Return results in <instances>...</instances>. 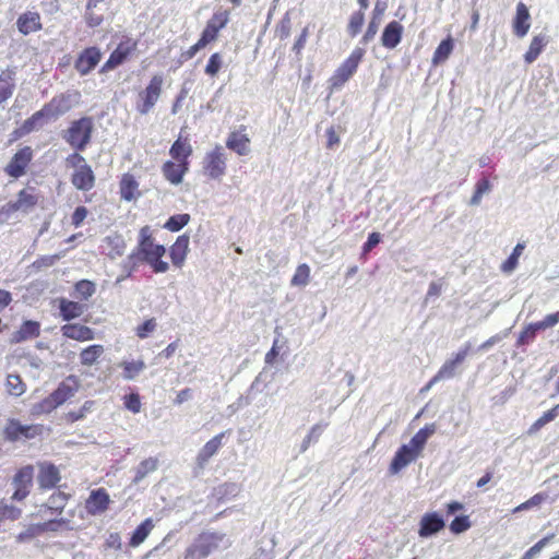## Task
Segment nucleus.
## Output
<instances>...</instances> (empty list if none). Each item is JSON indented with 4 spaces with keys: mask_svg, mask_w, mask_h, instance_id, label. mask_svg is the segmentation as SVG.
<instances>
[{
    "mask_svg": "<svg viewBox=\"0 0 559 559\" xmlns=\"http://www.w3.org/2000/svg\"><path fill=\"white\" fill-rule=\"evenodd\" d=\"M165 253V246L155 242L153 228L145 225L139 230L136 246L128 255L127 263L130 264L132 270L142 263H146L154 273H165L169 269L168 263L162 260Z\"/></svg>",
    "mask_w": 559,
    "mask_h": 559,
    "instance_id": "f257e3e1",
    "label": "nucleus"
},
{
    "mask_svg": "<svg viewBox=\"0 0 559 559\" xmlns=\"http://www.w3.org/2000/svg\"><path fill=\"white\" fill-rule=\"evenodd\" d=\"M71 498L72 495L69 492H64L60 489L53 491L47 501L39 508V513L43 516L50 518L43 523L31 525L27 530L29 535L36 536L44 533H57L72 530V520L70 518L62 516Z\"/></svg>",
    "mask_w": 559,
    "mask_h": 559,
    "instance_id": "f03ea898",
    "label": "nucleus"
},
{
    "mask_svg": "<svg viewBox=\"0 0 559 559\" xmlns=\"http://www.w3.org/2000/svg\"><path fill=\"white\" fill-rule=\"evenodd\" d=\"M436 431L437 425L435 423L427 424L413 436L408 444L401 445L390 463V473L397 474L408 464L415 462L421 455L428 439Z\"/></svg>",
    "mask_w": 559,
    "mask_h": 559,
    "instance_id": "7ed1b4c3",
    "label": "nucleus"
},
{
    "mask_svg": "<svg viewBox=\"0 0 559 559\" xmlns=\"http://www.w3.org/2000/svg\"><path fill=\"white\" fill-rule=\"evenodd\" d=\"M81 386L76 376L70 374L47 397L33 406V414H49L75 395Z\"/></svg>",
    "mask_w": 559,
    "mask_h": 559,
    "instance_id": "20e7f679",
    "label": "nucleus"
},
{
    "mask_svg": "<svg viewBox=\"0 0 559 559\" xmlns=\"http://www.w3.org/2000/svg\"><path fill=\"white\" fill-rule=\"evenodd\" d=\"M93 131V118L82 117L70 123L63 139L74 151H84L92 140Z\"/></svg>",
    "mask_w": 559,
    "mask_h": 559,
    "instance_id": "39448f33",
    "label": "nucleus"
},
{
    "mask_svg": "<svg viewBox=\"0 0 559 559\" xmlns=\"http://www.w3.org/2000/svg\"><path fill=\"white\" fill-rule=\"evenodd\" d=\"M365 53L366 50L361 47L353 49L349 56L336 68L329 79L331 88H341L354 76L365 57Z\"/></svg>",
    "mask_w": 559,
    "mask_h": 559,
    "instance_id": "423d86ee",
    "label": "nucleus"
},
{
    "mask_svg": "<svg viewBox=\"0 0 559 559\" xmlns=\"http://www.w3.org/2000/svg\"><path fill=\"white\" fill-rule=\"evenodd\" d=\"M164 79L160 74H154L148 84L138 93L135 110L140 115H147L157 104L163 93Z\"/></svg>",
    "mask_w": 559,
    "mask_h": 559,
    "instance_id": "0eeeda50",
    "label": "nucleus"
},
{
    "mask_svg": "<svg viewBox=\"0 0 559 559\" xmlns=\"http://www.w3.org/2000/svg\"><path fill=\"white\" fill-rule=\"evenodd\" d=\"M223 539V535L217 533H201L195 542L185 551V559H204Z\"/></svg>",
    "mask_w": 559,
    "mask_h": 559,
    "instance_id": "6e6552de",
    "label": "nucleus"
},
{
    "mask_svg": "<svg viewBox=\"0 0 559 559\" xmlns=\"http://www.w3.org/2000/svg\"><path fill=\"white\" fill-rule=\"evenodd\" d=\"M203 173L211 179L219 180L226 174V155L221 145L207 152L203 158Z\"/></svg>",
    "mask_w": 559,
    "mask_h": 559,
    "instance_id": "1a4fd4ad",
    "label": "nucleus"
},
{
    "mask_svg": "<svg viewBox=\"0 0 559 559\" xmlns=\"http://www.w3.org/2000/svg\"><path fill=\"white\" fill-rule=\"evenodd\" d=\"M136 49V40L130 37L124 38L117 45L107 61L102 66L100 73H106L121 66L135 53Z\"/></svg>",
    "mask_w": 559,
    "mask_h": 559,
    "instance_id": "9d476101",
    "label": "nucleus"
},
{
    "mask_svg": "<svg viewBox=\"0 0 559 559\" xmlns=\"http://www.w3.org/2000/svg\"><path fill=\"white\" fill-rule=\"evenodd\" d=\"M33 158V148L27 145L23 146L11 157L3 170L7 176L19 179L27 173Z\"/></svg>",
    "mask_w": 559,
    "mask_h": 559,
    "instance_id": "9b49d317",
    "label": "nucleus"
},
{
    "mask_svg": "<svg viewBox=\"0 0 559 559\" xmlns=\"http://www.w3.org/2000/svg\"><path fill=\"white\" fill-rule=\"evenodd\" d=\"M41 432V425H22L17 419H9L3 429V438L15 442L22 439H34Z\"/></svg>",
    "mask_w": 559,
    "mask_h": 559,
    "instance_id": "f8f14e48",
    "label": "nucleus"
},
{
    "mask_svg": "<svg viewBox=\"0 0 559 559\" xmlns=\"http://www.w3.org/2000/svg\"><path fill=\"white\" fill-rule=\"evenodd\" d=\"M229 21V11L219 10L216 11L211 19L206 22V25L199 38L203 41L204 46L215 41L218 38L221 29H223Z\"/></svg>",
    "mask_w": 559,
    "mask_h": 559,
    "instance_id": "ddd939ff",
    "label": "nucleus"
},
{
    "mask_svg": "<svg viewBox=\"0 0 559 559\" xmlns=\"http://www.w3.org/2000/svg\"><path fill=\"white\" fill-rule=\"evenodd\" d=\"M73 97L75 99L80 98V92L75 91L73 93H61L51 98V100L44 105L43 109L47 117H58L68 111H70L73 107Z\"/></svg>",
    "mask_w": 559,
    "mask_h": 559,
    "instance_id": "4468645a",
    "label": "nucleus"
},
{
    "mask_svg": "<svg viewBox=\"0 0 559 559\" xmlns=\"http://www.w3.org/2000/svg\"><path fill=\"white\" fill-rule=\"evenodd\" d=\"M38 203V195L35 193L34 188L22 189L17 193V199L12 202H8L0 210V214H12L17 211H28L35 207Z\"/></svg>",
    "mask_w": 559,
    "mask_h": 559,
    "instance_id": "2eb2a0df",
    "label": "nucleus"
},
{
    "mask_svg": "<svg viewBox=\"0 0 559 559\" xmlns=\"http://www.w3.org/2000/svg\"><path fill=\"white\" fill-rule=\"evenodd\" d=\"M34 467L33 465H25L21 467L13 477V486L15 488L12 499L21 501L29 493V488L33 484Z\"/></svg>",
    "mask_w": 559,
    "mask_h": 559,
    "instance_id": "dca6fc26",
    "label": "nucleus"
},
{
    "mask_svg": "<svg viewBox=\"0 0 559 559\" xmlns=\"http://www.w3.org/2000/svg\"><path fill=\"white\" fill-rule=\"evenodd\" d=\"M102 51L96 46L83 49L74 61V69L80 75L84 76L91 73L102 59Z\"/></svg>",
    "mask_w": 559,
    "mask_h": 559,
    "instance_id": "f3484780",
    "label": "nucleus"
},
{
    "mask_svg": "<svg viewBox=\"0 0 559 559\" xmlns=\"http://www.w3.org/2000/svg\"><path fill=\"white\" fill-rule=\"evenodd\" d=\"M37 481L41 490H49L58 486L61 480L59 468L51 462H39Z\"/></svg>",
    "mask_w": 559,
    "mask_h": 559,
    "instance_id": "a211bd4d",
    "label": "nucleus"
},
{
    "mask_svg": "<svg viewBox=\"0 0 559 559\" xmlns=\"http://www.w3.org/2000/svg\"><path fill=\"white\" fill-rule=\"evenodd\" d=\"M110 504V497L105 488L92 490L85 500V510L90 515L104 513Z\"/></svg>",
    "mask_w": 559,
    "mask_h": 559,
    "instance_id": "6ab92c4d",
    "label": "nucleus"
},
{
    "mask_svg": "<svg viewBox=\"0 0 559 559\" xmlns=\"http://www.w3.org/2000/svg\"><path fill=\"white\" fill-rule=\"evenodd\" d=\"M246 130V126H240L237 131H231L226 140L227 148L240 156H245L250 152V138Z\"/></svg>",
    "mask_w": 559,
    "mask_h": 559,
    "instance_id": "aec40b11",
    "label": "nucleus"
},
{
    "mask_svg": "<svg viewBox=\"0 0 559 559\" xmlns=\"http://www.w3.org/2000/svg\"><path fill=\"white\" fill-rule=\"evenodd\" d=\"M444 526V520L437 512L425 513L419 522L418 535L426 538L439 533Z\"/></svg>",
    "mask_w": 559,
    "mask_h": 559,
    "instance_id": "412c9836",
    "label": "nucleus"
},
{
    "mask_svg": "<svg viewBox=\"0 0 559 559\" xmlns=\"http://www.w3.org/2000/svg\"><path fill=\"white\" fill-rule=\"evenodd\" d=\"M63 337L76 342H88L95 338V332L87 325L80 323H67L60 329Z\"/></svg>",
    "mask_w": 559,
    "mask_h": 559,
    "instance_id": "4be33fe9",
    "label": "nucleus"
},
{
    "mask_svg": "<svg viewBox=\"0 0 559 559\" xmlns=\"http://www.w3.org/2000/svg\"><path fill=\"white\" fill-rule=\"evenodd\" d=\"M190 163H181L176 160H167L162 166V173L165 179L171 185H179L189 171Z\"/></svg>",
    "mask_w": 559,
    "mask_h": 559,
    "instance_id": "5701e85b",
    "label": "nucleus"
},
{
    "mask_svg": "<svg viewBox=\"0 0 559 559\" xmlns=\"http://www.w3.org/2000/svg\"><path fill=\"white\" fill-rule=\"evenodd\" d=\"M16 27L23 35L38 32L43 28L40 14L36 11H26L16 20Z\"/></svg>",
    "mask_w": 559,
    "mask_h": 559,
    "instance_id": "b1692460",
    "label": "nucleus"
},
{
    "mask_svg": "<svg viewBox=\"0 0 559 559\" xmlns=\"http://www.w3.org/2000/svg\"><path fill=\"white\" fill-rule=\"evenodd\" d=\"M404 27L397 21L389 22L381 35V45L386 49H394L402 40Z\"/></svg>",
    "mask_w": 559,
    "mask_h": 559,
    "instance_id": "393cba45",
    "label": "nucleus"
},
{
    "mask_svg": "<svg viewBox=\"0 0 559 559\" xmlns=\"http://www.w3.org/2000/svg\"><path fill=\"white\" fill-rule=\"evenodd\" d=\"M71 183L81 191H90L95 186V175L90 165H82L71 176Z\"/></svg>",
    "mask_w": 559,
    "mask_h": 559,
    "instance_id": "a878e982",
    "label": "nucleus"
},
{
    "mask_svg": "<svg viewBox=\"0 0 559 559\" xmlns=\"http://www.w3.org/2000/svg\"><path fill=\"white\" fill-rule=\"evenodd\" d=\"M225 435V431L221 432L214 436L203 445V448L199 451L197 455V464L199 467L203 468L207 464L210 459L218 452V450L223 445V439Z\"/></svg>",
    "mask_w": 559,
    "mask_h": 559,
    "instance_id": "bb28decb",
    "label": "nucleus"
},
{
    "mask_svg": "<svg viewBox=\"0 0 559 559\" xmlns=\"http://www.w3.org/2000/svg\"><path fill=\"white\" fill-rule=\"evenodd\" d=\"M119 193L120 198L128 202L134 201L141 195L139 190V182L134 175L126 173L121 176L119 182Z\"/></svg>",
    "mask_w": 559,
    "mask_h": 559,
    "instance_id": "cd10ccee",
    "label": "nucleus"
},
{
    "mask_svg": "<svg viewBox=\"0 0 559 559\" xmlns=\"http://www.w3.org/2000/svg\"><path fill=\"white\" fill-rule=\"evenodd\" d=\"M40 334V324L37 321L26 320L24 321L17 331H15L11 338V344H19L24 341L38 337Z\"/></svg>",
    "mask_w": 559,
    "mask_h": 559,
    "instance_id": "c85d7f7f",
    "label": "nucleus"
},
{
    "mask_svg": "<svg viewBox=\"0 0 559 559\" xmlns=\"http://www.w3.org/2000/svg\"><path fill=\"white\" fill-rule=\"evenodd\" d=\"M190 238L188 235H180L170 247L169 255L175 266L181 267L189 251Z\"/></svg>",
    "mask_w": 559,
    "mask_h": 559,
    "instance_id": "c756f323",
    "label": "nucleus"
},
{
    "mask_svg": "<svg viewBox=\"0 0 559 559\" xmlns=\"http://www.w3.org/2000/svg\"><path fill=\"white\" fill-rule=\"evenodd\" d=\"M531 15L527 7L523 2L516 5V13L513 20V33L518 37H524L531 27Z\"/></svg>",
    "mask_w": 559,
    "mask_h": 559,
    "instance_id": "7c9ffc66",
    "label": "nucleus"
},
{
    "mask_svg": "<svg viewBox=\"0 0 559 559\" xmlns=\"http://www.w3.org/2000/svg\"><path fill=\"white\" fill-rule=\"evenodd\" d=\"M193 150L189 139L182 138L181 135L171 144L169 148V155L173 160L189 163V157L192 155Z\"/></svg>",
    "mask_w": 559,
    "mask_h": 559,
    "instance_id": "2f4dec72",
    "label": "nucleus"
},
{
    "mask_svg": "<svg viewBox=\"0 0 559 559\" xmlns=\"http://www.w3.org/2000/svg\"><path fill=\"white\" fill-rule=\"evenodd\" d=\"M15 90V71L5 69L0 73V104L10 99Z\"/></svg>",
    "mask_w": 559,
    "mask_h": 559,
    "instance_id": "473e14b6",
    "label": "nucleus"
},
{
    "mask_svg": "<svg viewBox=\"0 0 559 559\" xmlns=\"http://www.w3.org/2000/svg\"><path fill=\"white\" fill-rule=\"evenodd\" d=\"M454 39L451 35L447 36L440 41L436 50L433 51L431 63L437 67L443 64L454 50Z\"/></svg>",
    "mask_w": 559,
    "mask_h": 559,
    "instance_id": "72a5a7b5",
    "label": "nucleus"
},
{
    "mask_svg": "<svg viewBox=\"0 0 559 559\" xmlns=\"http://www.w3.org/2000/svg\"><path fill=\"white\" fill-rule=\"evenodd\" d=\"M59 310L62 320L71 321L81 317L84 312V306L80 302L61 298L59 301Z\"/></svg>",
    "mask_w": 559,
    "mask_h": 559,
    "instance_id": "f704fd0d",
    "label": "nucleus"
},
{
    "mask_svg": "<svg viewBox=\"0 0 559 559\" xmlns=\"http://www.w3.org/2000/svg\"><path fill=\"white\" fill-rule=\"evenodd\" d=\"M154 528V523L152 519H145L132 533L129 539V546L132 548L139 547L150 535L152 530Z\"/></svg>",
    "mask_w": 559,
    "mask_h": 559,
    "instance_id": "c9c22d12",
    "label": "nucleus"
},
{
    "mask_svg": "<svg viewBox=\"0 0 559 559\" xmlns=\"http://www.w3.org/2000/svg\"><path fill=\"white\" fill-rule=\"evenodd\" d=\"M105 348L100 344H93L80 353V362L83 366H93L104 354Z\"/></svg>",
    "mask_w": 559,
    "mask_h": 559,
    "instance_id": "e433bc0d",
    "label": "nucleus"
},
{
    "mask_svg": "<svg viewBox=\"0 0 559 559\" xmlns=\"http://www.w3.org/2000/svg\"><path fill=\"white\" fill-rule=\"evenodd\" d=\"M547 45L546 36L544 35H536L532 38L530 47L524 55V60L527 63L534 62L538 56L544 50L545 46Z\"/></svg>",
    "mask_w": 559,
    "mask_h": 559,
    "instance_id": "4c0bfd02",
    "label": "nucleus"
},
{
    "mask_svg": "<svg viewBox=\"0 0 559 559\" xmlns=\"http://www.w3.org/2000/svg\"><path fill=\"white\" fill-rule=\"evenodd\" d=\"M365 23V10H357L353 12L348 19V23L346 26L348 35L354 38L360 32Z\"/></svg>",
    "mask_w": 559,
    "mask_h": 559,
    "instance_id": "58836bf2",
    "label": "nucleus"
},
{
    "mask_svg": "<svg viewBox=\"0 0 559 559\" xmlns=\"http://www.w3.org/2000/svg\"><path fill=\"white\" fill-rule=\"evenodd\" d=\"M559 415V404L545 412L537 420H535L528 428V435H534L540 430L545 425L552 421Z\"/></svg>",
    "mask_w": 559,
    "mask_h": 559,
    "instance_id": "ea45409f",
    "label": "nucleus"
},
{
    "mask_svg": "<svg viewBox=\"0 0 559 559\" xmlns=\"http://www.w3.org/2000/svg\"><path fill=\"white\" fill-rule=\"evenodd\" d=\"M7 392L12 396H21L26 391V384L20 374H9L5 381Z\"/></svg>",
    "mask_w": 559,
    "mask_h": 559,
    "instance_id": "a19ab883",
    "label": "nucleus"
},
{
    "mask_svg": "<svg viewBox=\"0 0 559 559\" xmlns=\"http://www.w3.org/2000/svg\"><path fill=\"white\" fill-rule=\"evenodd\" d=\"M524 248H525L524 243H518L514 247V249H513L512 253L510 254V257L500 266V270L503 273H511V272H513L518 267L519 258L523 253Z\"/></svg>",
    "mask_w": 559,
    "mask_h": 559,
    "instance_id": "79ce46f5",
    "label": "nucleus"
},
{
    "mask_svg": "<svg viewBox=\"0 0 559 559\" xmlns=\"http://www.w3.org/2000/svg\"><path fill=\"white\" fill-rule=\"evenodd\" d=\"M310 281V266L306 263L299 264L290 280V285L304 287Z\"/></svg>",
    "mask_w": 559,
    "mask_h": 559,
    "instance_id": "37998d69",
    "label": "nucleus"
},
{
    "mask_svg": "<svg viewBox=\"0 0 559 559\" xmlns=\"http://www.w3.org/2000/svg\"><path fill=\"white\" fill-rule=\"evenodd\" d=\"M44 117H47L44 109L41 108L40 110L34 112L29 118H27L21 129H20V134H19V131L16 130L14 132V134L16 136H20L21 134H27L29 132H32L38 124V122L44 118Z\"/></svg>",
    "mask_w": 559,
    "mask_h": 559,
    "instance_id": "c03bdc74",
    "label": "nucleus"
},
{
    "mask_svg": "<svg viewBox=\"0 0 559 559\" xmlns=\"http://www.w3.org/2000/svg\"><path fill=\"white\" fill-rule=\"evenodd\" d=\"M104 241L111 247V250L108 252L110 258L121 257L126 249L124 240L121 236H107Z\"/></svg>",
    "mask_w": 559,
    "mask_h": 559,
    "instance_id": "a18cd8bd",
    "label": "nucleus"
},
{
    "mask_svg": "<svg viewBox=\"0 0 559 559\" xmlns=\"http://www.w3.org/2000/svg\"><path fill=\"white\" fill-rule=\"evenodd\" d=\"M94 404V401H86L80 409L68 412L63 416L64 421L67 424H73L78 420L84 419L86 417V414L91 412Z\"/></svg>",
    "mask_w": 559,
    "mask_h": 559,
    "instance_id": "49530a36",
    "label": "nucleus"
},
{
    "mask_svg": "<svg viewBox=\"0 0 559 559\" xmlns=\"http://www.w3.org/2000/svg\"><path fill=\"white\" fill-rule=\"evenodd\" d=\"M190 222L189 214H177L170 216L167 222L164 224V228L169 231L176 233L182 229Z\"/></svg>",
    "mask_w": 559,
    "mask_h": 559,
    "instance_id": "de8ad7c7",
    "label": "nucleus"
},
{
    "mask_svg": "<svg viewBox=\"0 0 559 559\" xmlns=\"http://www.w3.org/2000/svg\"><path fill=\"white\" fill-rule=\"evenodd\" d=\"M457 365H454V362L451 359H448L438 370V372L431 378V383H437L440 380L443 379H450L455 376Z\"/></svg>",
    "mask_w": 559,
    "mask_h": 559,
    "instance_id": "09e8293b",
    "label": "nucleus"
},
{
    "mask_svg": "<svg viewBox=\"0 0 559 559\" xmlns=\"http://www.w3.org/2000/svg\"><path fill=\"white\" fill-rule=\"evenodd\" d=\"M559 323V311L547 314L543 320L530 323L537 334L539 331L551 329Z\"/></svg>",
    "mask_w": 559,
    "mask_h": 559,
    "instance_id": "8fccbe9b",
    "label": "nucleus"
},
{
    "mask_svg": "<svg viewBox=\"0 0 559 559\" xmlns=\"http://www.w3.org/2000/svg\"><path fill=\"white\" fill-rule=\"evenodd\" d=\"M123 369V378L126 380L134 379L145 367L142 360L136 361H123L120 364Z\"/></svg>",
    "mask_w": 559,
    "mask_h": 559,
    "instance_id": "3c124183",
    "label": "nucleus"
},
{
    "mask_svg": "<svg viewBox=\"0 0 559 559\" xmlns=\"http://www.w3.org/2000/svg\"><path fill=\"white\" fill-rule=\"evenodd\" d=\"M491 185L488 178H481L476 182L475 191L471 198V204L477 205L480 203V200L485 193L490 191Z\"/></svg>",
    "mask_w": 559,
    "mask_h": 559,
    "instance_id": "603ef678",
    "label": "nucleus"
},
{
    "mask_svg": "<svg viewBox=\"0 0 559 559\" xmlns=\"http://www.w3.org/2000/svg\"><path fill=\"white\" fill-rule=\"evenodd\" d=\"M223 66V57L219 52H214L210 56L209 61L205 66L204 72L214 78L219 72Z\"/></svg>",
    "mask_w": 559,
    "mask_h": 559,
    "instance_id": "864d4df0",
    "label": "nucleus"
},
{
    "mask_svg": "<svg viewBox=\"0 0 559 559\" xmlns=\"http://www.w3.org/2000/svg\"><path fill=\"white\" fill-rule=\"evenodd\" d=\"M471 527V521L467 515L456 516L450 523V531L454 534H461Z\"/></svg>",
    "mask_w": 559,
    "mask_h": 559,
    "instance_id": "5fc2aeb1",
    "label": "nucleus"
},
{
    "mask_svg": "<svg viewBox=\"0 0 559 559\" xmlns=\"http://www.w3.org/2000/svg\"><path fill=\"white\" fill-rule=\"evenodd\" d=\"M536 335L537 334L532 329L531 324L525 325L518 336L516 346L520 347L533 343L536 338Z\"/></svg>",
    "mask_w": 559,
    "mask_h": 559,
    "instance_id": "6e6d98bb",
    "label": "nucleus"
},
{
    "mask_svg": "<svg viewBox=\"0 0 559 559\" xmlns=\"http://www.w3.org/2000/svg\"><path fill=\"white\" fill-rule=\"evenodd\" d=\"M552 537H554V535H548V536L543 537L535 545H533L528 550H526L521 559H532L544 547H546L548 545V543L552 539Z\"/></svg>",
    "mask_w": 559,
    "mask_h": 559,
    "instance_id": "4d7b16f0",
    "label": "nucleus"
},
{
    "mask_svg": "<svg viewBox=\"0 0 559 559\" xmlns=\"http://www.w3.org/2000/svg\"><path fill=\"white\" fill-rule=\"evenodd\" d=\"M123 405L127 409L136 414L141 409V400L138 393H130L123 397Z\"/></svg>",
    "mask_w": 559,
    "mask_h": 559,
    "instance_id": "13d9d810",
    "label": "nucleus"
},
{
    "mask_svg": "<svg viewBox=\"0 0 559 559\" xmlns=\"http://www.w3.org/2000/svg\"><path fill=\"white\" fill-rule=\"evenodd\" d=\"M59 259L60 254L41 255L33 262L32 266L39 271L41 269L52 266Z\"/></svg>",
    "mask_w": 559,
    "mask_h": 559,
    "instance_id": "bf43d9fd",
    "label": "nucleus"
},
{
    "mask_svg": "<svg viewBox=\"0 0 559 559\" xmlns=\"http://www.w3.org/2000/svg\"><path fill=\"white\" fill-rule=\"evenodd\" d=\"M75 290L85 299L90 298L95 293V285L88 280L79 281L75 284Z\"/></svg>",
    "mask_w": 559,
    "mask_h": 559,
    "instance_id": "052dcab7",
    "label": "nucleus"
},
{
    "mask_svg": "<svg viewBox=\"0 0 559 559\" xmlns=\"http://www.w3.org/2000/svg\"><path fill=\"white\" fill-rule=\"evenodd\" d=\"M156 329V321L154 318L145 320L136 328V336L146 338Z\"/></svg>",
    "mask_w": 559,
    "mask_h": 559,
    "instance_id": "680f3d73",
    "label": "nucleus"
},
{
    "mask_svg": "<svg viewBox=\"0 0 559 559\" xmlns=\"http://www.w3.org/2000/svg\"><path fill=\"white\" fill-rule=\"evenodd\" d=\"M379 23H380L379 20L371 17V20L368 23L367 29L361 37L362 44H368L370 40H372L374 38V36L378 33Z\"/></svg>",
    "mask_w": 559,
    "mask_h": 559,
    "instance_id": "e2e57ef3",
    "label": "nucleus"
},
{
    "mask_svg": "<svg viewBox=\"0 0 559 559\" xmlns=\"http://www.w3.org/2000/svg\"><path fill=\"white\" fill-rule=\"evenodd\" d=\"M88 213L90 212L85 206H83V205L78 206L71 215V224L75 228L80 227L83 224V222L85 221V218L87 217Z\"/></svg>",
    "mask_w": 559,
    "mask_h": 559,
    "instance_id": "0e129e2a",
    "label": "nucleus"
},
{
    "mask_svg": "<svg viewBox=\"0 0 559 559\" xmlns=\"http://www.w3.org/2000/svg\"><path fill=\"white\" fill-rule=\"evenodd\" d=\"M21 515V510L11 506L0 507V521L3 519L16 520Z\"/></svg>",
    "mask_w": 559,
    "mask_h": 559,
    "instance_id": "69168bd1",
    "label": "nucleus"
},
{
    "mask_svg": "<svg viewBox=\"0 0 559 559\" xmlns=\"http://www.w3.org/2000/svg\"><path fill=\"white\" fill-rule=\"evenodd\" d=\"M80 152L81 151H75L66 158L68 166L80 169L82 165H87L85 158L80 154Z\"/></svg>",
    "mask_w": 559,
    "mask_h": 559,
    "instance_id": "338daca9",
    "label": "nucleus"
},
{
    "mask_svg": "<svg viewBox=\"0 0 559 559\" xmlns=\"http://www.w3.org/2000/svg\"><path fill=\"white\" fill-rule=\"evenodd\" d=\"M308 35H309V28H308V26H306L302 28L300 35L296 39L294 47H293V50L295 51V53L297 56H299L301 53L302 49L305 48Z\"/></svg>",
    "mask_w": 559,
    "mask_h": 559,
    "instance_id": "774afa93",
    "label": "nucleus"
}]
</instances>
